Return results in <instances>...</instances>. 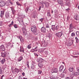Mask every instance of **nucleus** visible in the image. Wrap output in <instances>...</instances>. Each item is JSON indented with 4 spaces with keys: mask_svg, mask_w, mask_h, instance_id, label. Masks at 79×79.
<instances>
[{
    "mask_svg": "<svg viewBox=\"0 0 79 79\" xmlns=\"http://www.w3.org/2000/svg\"><path fill=\"white\" fill-rule=\"evenodd\" d=\"M74 68L73 67H71L69 68V70L70 72H73Z\"/></svg>",
    "mask_w": 79,
    "mask_h": 79,
    "instance_id": "obj_17",
    "label": "nucleus"
},
{
    "mask_svg": "<svg viewBox=\"0 0 79 79\" xmlns=\"http://www.w3.org/2000/svg\"><path fill=\"white\" fill-rule=\"evenodd\" d=\"M58 2L61 6H63V2L62 0H58Z\"/></svg>",
    "mask_w": 79,
    "mask_h": 79,
    "instance_id": "obj_9",
    "label": "nucleus"
},
{
    "mask_svg": "<svg viewBox=\"0 0 79 79\" xmlns=\"http://www.w3.org/2000/svg\"><path fill=\"white\" fill-rule=\"evenodd\" d=\"M9 3L11 4V5H13V2L10 1L9 2Z\"/></svg>",
    "mask_w": 79,
    "mask_h": 79,
    "instance_id": "obj_54",
    "label": "nucleus"
},
{
    "mask_svg": "<svg viewBox=\"0 0 79 79\" xmlns=\"http://www.w3.org/2000/svg\"><path fill=\"white\" fill-rule=\"evenodd\" d=\"M5 17L6 19H8L10 17V13H9V12H7L6 13Z\"/></svg>",
    "mask_w": 79,
    "mask_h": 79,
    "instance_id": "obj_15",
    "label": "nucleus"
},
{
    "mask_svg": "<svg viewBox=\"0 0 79 79\" xmlns=\"http://www.w3.org/2000/svg\"><path fill=\"white\" fill-rule=\"evenodd\" d=\"M5 5L6 6H9L10 4L9 3V2L8 1H6L5 2Z\"/></svg>",
    "mask_w": 79,
    "mask_h": 79,
    "instance_id": "obj_25",
    "label": "nucleus"
},
{
    "mask_svg": "<svg viewBox=\"0 0 79 79\" xmlns=\"http://www.w3.org/2000/svg\"><path fill=\"white\" fill-rule=\"evenodd\" d=\"M23 56H20L19 57V58L17 60L18 61H21V60H23Z\"/></svg>",
    "mask_w": 79,
    "mask_h": 79,
    "instance_id": "obj_22",
    "label": "nucleus"
},
{
    "mask_svg": "<svg viewBox=\"0 0 79 79\" xmlns=\"http://www.w3.org/2000/svg\"><path fill=\"white\" fill-rule=\"evenodd\" d=\"M47 15L48 16H51V15H50V12H48Z\"/></svg>",
    "mask_w": 79,
    "mask_h": 79,
    "instance_id": "obj_44",
    "label": "nucleus"
},
{
    "mask_svg": "<svg viewBox=\"0 0 79 79\" xmlns=\"http://www.w3.org/2000/svg\"><path fill=\"white\" fill-rule=\"evenodd\" d=\"M41 73H42V70L38 71V74H41Z\"/></svg>",
    "mask_w": 79,
    "mask_h": 79,
    "instance_id": "obj_42",
    "label": "nucleus"
},
{
    "mask_svg": "<svg viewBox=\"0 0 79 79\" xmlns=\"http://www.w3.org/2000/svg\"><path fill=\"white\" fill-rule=\"evenodd\" d=\"M34 54L35 56H38V55L37 54V53H35Z\"/></svg>",
    "mask_w": 79,
    "mask_h": 79,
    "instance_id": "obj_58",
    "label": "nucleus"
},
{
    "mask_svg": "<svg viewBox=\"0 0 79 79\" xmlns=\"http://www.w3.org/2000/svg\"><path fill=\"white\" fill-rule=\"evenodd\" d=\"M44 53L46 55H48V53H49V52H48V51H45L44 52Z\"/></svg>",
    "mask_w": 79,
    "mask_h": 79,
    "instance_id": "obj_28",
    "label": "nucleus"
},
{
    "mask_svg": "<svg viewBox=\"0 0 79 79\" xmlns=\"http://www.w3.org/2000/svg\"><path fill=\"white\" fill-rule=\"evenodd\" d=\"M31 44H30L29 45H28L27 46L28 48H29V49L31 48Z\"/></svg>",
    "mask_w": 79,
    "mask_h": 79,
    "instance_id": "obj_41",
    "label": "nucleus"
},
{
    "mask_svg": "<svg viewBox=\"0 0 79 79\" xmlns=\"http://www.w3.org/2000/svg\"><path fill=\"white\" fill-rule=\"evenodd\" d=\"M5 61V59L4 58L2 59L1 61L2 64H4Z\"/></svg>",
    "mask_w": 79,
    "mask_h": 79,
    "instance_id": "obj_30",
    "label": "nucleus"
},
{
    "mask_svg": "<svg viewBox=\"0 0 79 79\" xmlns=\"http://www.w3.org/2000/svg\"><path fill=\"white\" fill-rule=\"evenodd\" d=\"M16 4L17 5H18V6H21V4H20V3L19 2H16Z\"/></svg>",
    "mask_w": 79,
    "mask_h": 79,
    "instance_id": "obj_34",
    "label": "nucleus"
},
{
    "mask_svg": "<svg viewBox=\"0 0 79 79\" xmlns=\"http://www.w3.org/2000/svg\"><path fill=\"white\" fill-rule=\"evenodd\" d=\"M5 5V2L3 1H0V6L3 7Z\"/></svg>",
    "mask_w": 79,
    "mask_h": 79,
    "instance_id": "obj_6",
    "label": "nucleus"
},
{
    "mask_svg": "<svg viewBox=\"0 0 79 79\" xmlns=\"http://www.w3.org/2000/svg\"><path fill=\"white\" fill-rule=\"evenodd\" d=\"M41 3L42 5L43 8H44V4H43V3L44 4H45V3L44 2H43V1H42Z\"/></svg>",
    "mask_w": 79,
    "mask_h": 79,
    "instance_id": "obj_46",
    "label": "nucleus"
},
{
    "mask_svg": "<svg viewBox=\"0 0 79 79\" xmlns=\"http://www.w3.org/2000/svg\"><path fill=\"white\" fill-rule=\"evenodd\" d=\"M75 19L76 20H79V16L78 15H75Z\"/></svg>",
    "mask_w": 79,
    "mask_h": 79,
    "instance_id": "obj_19",
    "label": "nucleus"
},
{
    "mask_svg": "<svg viewBox=\"0 0 79 79\" xmlns=\"http://www.w3.org/2000/svg\"><path fill=\"white\" fill-rule=\"evenodd\" d=\"M48 37L49 39L52 38V34L50 33L49 34Z\"/></svg>",
    "mask_w": 79,
    "mask_h": 79,
    "instance_id": "obj_35",
    "label": "nucleus"
},
{
    "mask_svg": "<svg viewBox=\"0 0 79 79\" xmlns=\"http://www.w3.org/2000/svg\"><path fill=\"white\" fill-rule=\"evenodd\" d=\"M77 36H79V31H76V32Z\"/></svg>",
    "mask_w": 79,
    "mask_h": 79,
    "instance_id": "obj_39",
    "label": "nucleus"
},
{
    "mask_svg": "<svg viewBox=\"0 0 79 79\" xmlns=\"http://www.w3.org/2000/svg\"><path fill=\"white\" fill-rule=\"evenodd\" d=\"M39 20L41 22H42L44 21V18H41L39 19Z\"/></svg>",
    "mask_w": 79,
    "mask_h": 79,
    "instance_id": "obj_45",
    "label": "nucleus"
},
{
    "mask_svg": "<svg viewBox=\"0 0 79 79\" xmlns=\"http://www.w3.org/2000/svg\"><path fill=\"white\" fill-rule=\"evenodd\" d=\"M64 79H70V78L69 77H66Z\"/></svg>",
    "mask_w": 79,
    "mask_h": 79,
    "instance_id": "obj_59",
    "label": "nucleus"
},
{
    "mask_svg": "<svg viewBox=\"0 0 79 79\" xmlns=\"http://www.w3.org/2000/svg\"><path fill=\"white\" fill-rule=\"evenodd\" d=\"M69 16H67V21H69Z\"/></svg>",
    "mask_w": 79,
    "mask_h": 79,
    "instance_id": "obj_60",
    "label": "nucleus"
},
{
    "mask_svg": "<svg viewBox=\"0 0 79 79\" xmlns=\"http://www.w3.org/2000/svg\"><path fill=\"white\" fill-rule=\"evenodd\" d=\"M26 64L27 65H28L29 64V62L28 61H27L26 62Z\"/></svg>",
    "mask_w": 79,
    "mask_h": 79,
    "instance_id": "obj_61",
    "label": "nucleus"
},
{
    "mask_svg": "<svg viewBox=\"0 0 79 79\" xmlns=\"http://www.w3.org/2000/svg\"><path fill=\"white\" fill-rule=\"evenodd\" d=\"M21 77H22V75L19 76L18 77V79H21Z\"/></svg>",
    "mask_w": 79,
    "mask_h": 79,
    "instance_id": "obj_49",
    "label": "nucleus"
},
{
    "mask_svg": "<svg viewBox=\"0 0 79 79\" xmlns=\"http://www.w3.org/2000/svg\"><path fill=\"white\" fill-rule=\"evenodd\" d=\"M14 27L15 28H18V27H17V25H16V24H14Z\"/></svg>",
    "mask_w": 79,
    "mask_h": 79,
    "instance_id": "obj_47",
    "label": "nucleus"
},
{
    "mask_svg": "<svg viewBox=\"0 0 79 79\" xmlns=\"http://www.w3.org/2000/svg\"><path fill=\"white\" fill-rule=\"evenodd\" d=\"M31 31L35 35L37 34V28H36V26L35 25H33L31 27Z\"/></svg>",
    "mask_w": 79,
    "mask_h": 79,
    "instance_id": "obj_2",
    "label": "nucleus"
},
{
    "mask_svg": "<svg viewBox=\"0 0 79 79\" xmlns=\"http://www.w3.org/2000/svg\"><path fill=\"white\" fill-rule=\"evenodd\" d=\"M20 52H23V53H24V49L23 47H20Z\"/></svg>",
    "mask_w": 79,
    "mask_h": 79,
    "instance_id": "obj_21",
    "label": "nucleus"
},
{
    "mask_svg": "<svg viewBox=\"0 0 79 79\" xmlns=\"http://www.w3.org/2000/svg\"><path fill=\"white\" fill-rule=\"evenodd\" d=\"M59 28V26H58V25H57L56 26L55 29H56V31H58Z\"/></svg>",
    "mask_w": 79,
    "mask_h": 79,
    "instance_id": "obj_36",
    "label": "nucleus"
},
{
    "mask_svg": "<svg viewBox=\"0 0 79 79\" xmlns=\"http://www.w3.org/2000/svg\"><path fill=\"white\" fill-rule=\"evenodd\" d=\"M46 27L47 28H49V27H50L49 26V25L48 24H47L46 25Z\"/></svg>",
    "mask_w": 79,
    "mask_h": 79,
    "instance_id": "obj_52",
    "label": "nucleus"
},
{
    "mask_svg": "<svg viewBox=\"0 0 79 79\" xmlns=\"http://www.w3.org/2000/svg\"><path fill=\"white\" fill-rule=\"evenodd\" d=\"M75 33H74L73 32L71 34V36H72V37H74V36H75Z\"/></svg>",
    "mask_w": 79,
    "mask_h": 79,
    "instance_id": "obj_38",
    "label": "nucleus"
},
{
    "mask_svg": "<svg viewBox=\"0 0 79 79\" xmlns=\"http://www.w3.org/2000/svg\"><path fill=\"white\" fill-rule=\"evenodd\" d=\"M35 66L34 65V64H32L31 65V68L32 69H34V68H35Z\"/></svg>",
    "mask_w": 79,
    "mask_h": 79,
    "instance_id": "obj_29",
    "label": "nucleus"
},
{
    "mask_svg": "<svg viewBox=\"0 0 79 79\" xmlns=\"http://www.w3.org/2000/svg\"><path fill=\"white\" fill-rule=\"evenodd\" d=\"M6 44L8 46V47H9V46H10V45H11V43H10V42H9L8 43H6Z\"/></svg>",
    "mask_w": 79,
    "mask_h": 79,
    "instance_id": "obj_40",
    "label": "nucleus"
},
{
    "mask_svg": "<svg viewBox=\"0 0 79 79\" xmlns=\"http://www.w3.org/2000/svg\"><path fill=\"white\" fill-rule=\"evenodd\" d=\"M71 41H72V42H71V43H72V44H73V43L74 42V40H72Z\"/></svg>",
    "mask_w": 79,
    "mask_h": 79,
    "instance_id": "obj_64",
    "label": "nucleus"
},
{
    "mask_svg": "<svg viewBox=\"0 0 79 79\" xmlns=\"http://www.w3.org/2000/svg\"><path fill=\"white\" fill-rule=\"evenodd\" d=\"M73 76H77L79 75V73L77 72H74L73 73Z\"/></svg>",
    "mask_w": 79,
    "mask_h": 79,
    "instance_id": "obj_12",
    "label": "nucleus"
},
{
    "mask_svg": "<svg viewBox=\"0 0 79 79\" xmlns=\"http://www.w3.org/2000/svg\"><path fill=\"white\" fill-rule=\"evenodd\" d=\"M51 29H52V31H54L55 30V25H52L51 26Z\"/></svg>",
    "mask_w": 79,
    "mask_h": 79,
    "instance_id": "obj_16",
    "label": "nucleus"
},
{
    "mask_svg": "<svg viewBox=\"0 0 79 79\" xmlns=\"http://www.w3.org/2000/svg\"><path fill=\"white\" fill-rule=\"evenodd\" d=\"M11 70L12 72V73H14L15 72V71L13 70V69L11 68Z\"/></svg>",
    "mask_w": 79,
    "mask_h": 79,
    "instance_id": "obj_50",
    "label": "nucleus"
},
{
    "mask_svg": "<svg viewBox=\"0 0 79 79\" xmlns=\"http://www.w3.org/2000/svg\"><path fill=\"white\" fill-rule=\"evenodd\" d=\"M22 75L23 76H24L25 75V73H24V72L22 73Z\"/></svg>",
    "mask_w": 79,
    "mask_h": 79,
    "instance_id": "obj_57",
    "label": "nucleus"
},
{
    "mask_svg": "<svg viewBox=\"0 0 79 79\" xmlns=\"http://www.w3.org/2000/svg\"><path fill=\"white\" fill-rule=\"evenodd\" d=\"M76 29L75 27L73 26V24L71 23L69 25V29Z\"/></svg>",
    "mask_w": 79,
    "mask_h": 79,
    "instance_id": "obj_14",
    "label": "nucleus"
},
{
    "mask_svg": "<svg viewBox=\"0 0 79 79\" xmlns=\"http://www.w3.org/2000/svg\"><path fill=\"white\" fill-rule=\"evenodd\" d=\"M1 54H2V57H3V58H5V57H6V52L2 53Z\"/></svg>",
    "mask_w": 79,
    "mask_h": 79,
    "instance_id": "obj_20",
    "label": "nucleus"
},
{
    "mask_svg": "<svg viewBox=\"0 0 79 79\" xmlns=\"http://www.w3.org/2000/svg\"><path fill=\"white\" fill-rule=\"evenodd\" d=\"M56 35L57 37H59L60 38L63 35V33L62 32H59L58 33H56Z\"/></svg>",
    "mask_w": 79,
    "mask_h": 79,
    "instance_id": "obj_3",
    "label": "nucleus"
},
{
    "mask_svg": "<svg viewBox=\"0 0 79 79\" xmlns=\"http://www.w3.org/2000/svg\"><path fill=\"white\" fill-rule=\"evenodd\" d=\"M4 13H5V10H3L1 11V15H4Z\"/></svg>",
    "mask_w": 79,
    "mask_h": 79,
    "instance_id": "obj_32",
    "label": "nucleus"
},
{
    "mask_svg": "<svg viewBox=\"0 0 79 79\" xmlns=\"http://www.w3.org/2000/svg\"><path fill=\"white\" fill-rule=\"evenodd\" d=\"M52 73H58V69L57 68L54 69L52 70Z\"/></svg>",
    "mask_w": 79,
    "mask_h": 79,
    "instance_id": "obj_18",
    "label": "nucleus"
},
{
    "mask_svg": "<svg viewBox=\"0 0 79 79\" xmlns=\"http://www.w3.org/2000/svg\"><path fill=\"white\" fill-rule=\"evenodd\" d=\"M15 73H19V69L17 68H15Z\"/></svg>",
    "mask_w": 79,
    "mask_h": 79,
    "instance_id": "obj_26",
    "label": "nucleus"
},
{
    "mask_svg": "<svg viewBox=\"0 0 79 79\" xmlns=\"http://www.w3.org/2000/svg\"><path fill=\"white\" fill-rule=\"evenodd\" d=\"M41 31L42 32H45L46 31V28L45 27H43L41 28Z\"/></svg>",
    "mask_w": 79,
    "mask_h": 79,
    "instance_id": "obj_10",
    "label": "nucleus"
},
{
    "mask_svg": "<svg viewBox=\"0 0 79 79\" xmlns=\"http://www.w3.org/2000/svg\"><path fill=\"white\" fill-rule=\"evenodd\" d=\"M69 10H70V9H69V8H68V9H65V10H66V11H69Z\"/></svg>",
    "mask_w": 79,
    "mask_h": 79,
    "instance_id": "obj_63",
    "label": "nucleus"
},
{
    "mask_svg": "<svg viewBox=\"0 0 79 79\" xmlns=\"http://www.w3.org/2000/svg\"><path fill=\"white\" fill-rule=\"evenodd\" d=\"M66 2H65V5L66 6H68L69 7H71V3H70V2L68 0H65Z\"/></svg>",
    "mask_w": 79,
    "mask_h": 79,
    "instance_id": "obj_4",
    "label": "nucleus"
},
{
    "mask_svg": "<svg viewBox=\"0 0 79 79\" xmlns=\"http://www.w3.org/2000/svg\"><path fill=\"white\" fill-rule=\"evenodd\" d=\"M3 73V70H0V74H1Z\"/></svg>",
    "mask_w": 79,
    "mask_h": 79,
    "instance_id": "obj_56",
    "label": "nucleus"
},
{
    "mask_svg": "<svg viewBox=\"0 0 79 79\" xmlns=\"http://www.w3.org/2000/svg\"><path fill=\"white\" fill-rule=\"evenodd\" d=\"M23 33L25 35H27V31L25 28H24L23 29Z\"/></svg>",
    "mask_w": 79,
    "mask_h": 79,
    "instance_id": "obj_13",
    "label": "nucleus"
},
{
    "mask_svg": "<svg viewBox=\"0 0 79 79\" xmlns=\"http://www.w3.org/2000/svg\"><path fill=\"white\" fill-rule=\"evenodd\" d=\"M29 8L28 7H27L25 9V11L26 12L28 11Z\"/></svg>",
    "mask_w": 79,
    "mask_h": 79,
    "instance_id": "obj_48",
    "label": "nucleus"
},
{
    "mask_svg": "<svg viewBox=\"0 0 79 79\" xmlns=\"http://www.w3.org/2000/svg\"><path fill=\"white\" fill-rule=\"evenodd\" d=\"M73 57H74V58H77V57H78V56H72Z\"/></svg>",
    "mask_w": 79,
    "mask_h": 79,
    "instance_id": "obj_62",
    "label": "nucleus"
},
{
    "mask_svg": "<svg viewBox=\"0 0 79 79\" xmlns=\"http://www.w3.org/2000/svg\"><path fill=\"white\" fill-rule=\"evenodd\" d=\"M34 50L35 52H37L38 50V47H36L34 49Z\"/></svg>",
    "mask_w": 79,
    "mask_h": 79,
    "instance_id": "obj_37",
    "label": "nucleus"
},
{
    "mask_svg": "<svg viewBox=\"0 0 79 79\" xmlns=\"http://www.w3.org/2000/svg\"><path fill=\"white\" fill-rule=\"evenodd\" d=\"M73 43H72L71 42V43H69V46H71V45H72Z\"/></svg>",
    "mask_w": 79,
    "mask_h": 79,
    "instance_id": "obj_53",
    "label": "nucleus"
},
{
    "mask_svg": "<svg viewBox=\"0 0 79 79\" xmlns=\"http://www.w3.org/2000/svg\"><path fill=\"white\" fill-rule=\"evenodd\" d=\"M44 47H47V45H48V43H47V42L44 41Z\"/></svg>",
    "mask_w": 79,
    "mask_h": 79,
    "instance_id": "obj_27",
    "label": "nucleus"
},
{
    "mask_svg": "<svg viewBox=\"0 0 79 79\" xmlns=\"http://www.w3.org/2000/svg\"><path fill=\"white\" fill-rule=\"evenodd\" d=\"M18 21L19 22V23H20L21 25H22V26L24 25V22L23 21V19H20L19 20H18Z\"/></svg>",
    "mask_w": 79,
    "mask_h": 79,
    "instance_id": "obj_7",
    "label": "nucleus"
},
{
    "mask_svg": "<svg viewBox=\"0 0 79 79\" xmlns=\"http://www.w3.org/2000/svg\"><path fill=\"white\" fill-rule=\"evenodd\" d=\"M75 39L76 40V42H77V43H78L79 42V39L77 38V37H75Z\"/></svg>",
    "mask_w": 79,
    "mask_h": 79,
    "instance_id": "obj_33",
    "label": "nucleus"
},
{
    "mask_svg": "<svg viewBox=\"0 0 79 79\" xmlns=\"http://www.w3.org/2000/svg\"><path fill=\"white\" fill-rule=\"evenodd\" d=\"M14 23V22H13L12 21L11 22V23L9 25H8L9 27H11V26H13V25Z\"/></svg>",
    "mask_w": 79,
    "mask_h": 79,
    "instance_id": "obj_31",
    "label": "nucleus"
},
{
    "mask_svg": "<svg viewBox=\"0 0 79 79\" xmlns=\"http://www.w3.org/2000/svg\"><path fill=\"white\" fill-rule=\"evenodd\" d=\"M19 39L20 41H21V40H22V36H20L19 37Z\"/></svg>",
    "mask_w": 79,
    "mask_h": 79,
    "instance_id": "obj_43",
    "label": "nucleus"
},
{
    "mask_svg": "<svg viewBox=\"0 0 79 79\" xmlns=\"http://www.w3.org/2000/svg\"><path fill=\"white\" fill-rule=\"evenodd\" d=\"M10 8L11 9V10L12 11V13L13 15H14L16 11L15 10V8H14V7H10Z\"/></svg>",
    "mask_w": 79,
    "mask_h": 79,
    "instance_id": "obj_8",
    "label": "nucleus"
},
{
    "mask_svg": "<svg viewBox=\"0 0 79 79\" xmlns=\"http://www.w3.org/2000/svg\"><path fill=\"white\" fill-rule=\"evenodd\" d=\"M31 51L32 52H34L35 50H34V49H32L31 50Z\"/></svg>",
    "mask_w": 79,
    "mask_h": 79,
    "instance_id": "obj_51",
    "label": "nucleus"
},
{
    "mask_svg": "<svg viewBox=\"0 0 79 79\" xmlns=\"http://www.w3.org/2000/svg\"><path fill=\"white\" fill-rule=\"evenodd\" d=\"M64 68V66L63 65H61L59 68V71L60 72H62L63 71V69Z\"/></svg>",
    "mask_w": 79,
    "mask_h": 79,
    "instance_id": "obj_11",
    "label": "nucleus"
},
{
    "mask_svg": "<svg viewBox=\"0 0 79 79\" xmlns=\"http://www.w3.org/2000/svg\"><path fill=\"white\" fill-rule=\"evenodd\" d=\"M49 78L51 79H56L55 76L53 75H52V77H50Z\"/></svg>",
    "mask_w": 79,
    "mask_h": 79,
    "instance_id": "obj_24",
    "label": "nucleus"
},
{
    "mask_svg": "<svg viewBox=\"0 0 79 79\" xmlns=\"http://www.w3.org/2000/svg\"><path fill=\"white\" fill-rule=\"evenodd\" d=\"M44 4H45V6L46 7V8H48V7L49 6V3H48V2H46Z\"/></svg>",
    "mask_w": 79,
    "mask_h": 79,
    "instance_id": "obj_23",
    "label": "nucleus"
},
{
    "mask_svg": "<svg viewBox=\"0 0 79 79\" xmlns=\"http://www.w3.org/2000/svg\"><path fill=\"white\" fill-rule=\"evenodd\" d=\"M4 76H5L4 75H3L2 76H1V79H3V77Z\"/></svg>",
    "mask_w": 79,
    "mask_h": 79,
    "instance_id": "obj_55",
    "label": "nucleus"
},
{
    "mask_svg": "<svg viewBox=\"0 0 79 79\" xmlns=\"http://www.w3.org/2000/svg\"><path fill=\"white\" fill-rule=\"evenodd\" d=\"M44 61V60L41 57L38 58L37 59V61L38 63H40L38 64V66L40 68H42L43 66V64L42 63Z\"/></svg>",
    "mask_w": 79,
    "mask_h": 79,
    "instance_id": "obj_1",
    "label": "nucleus"
},
{
    "mask_svg": "<svg viewBox=\"0 0 79 79\" xmlns=\"http://www.w3.org/2000/svg\"><path fill=\"white\" fill-rule=\"evenodd\" d=\"M5 47L4 45L2 44L0 46V51H5Z\"/></svg>",
    "mask_w": 79,
    "mask_h": 79,
    "instance_id": "obj_5",
    "label": "nucleus"
}]
</instances>
